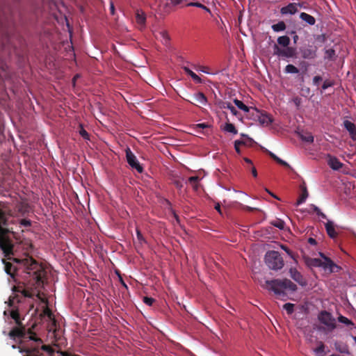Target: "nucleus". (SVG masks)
<instances>
[{
  "label": "nucleus",
  "instance_id": "8",
  "mask_svg": "<svg viewBox=\"0 0 356 356\" xmlns=\"http://www.w3.org/2000/svg\"><path fill=\"white\" fill-rule=\"evenodd\" d=\"M318 319L330 330H332L336 327L334 318L332 316L331 313L325 310L321 311L318 314Z\"/></svg>",
  "mask_w": 356,
  "mask_h": 356
},
{
  "label": "nucleus",
  "instance_id": "34",
  "mask_svg": "<svg viewBox=\"0 0 356 356\" xmlns=\"http://www.w3.org/2000/svg\"><path fill=\"white\" fill-rule=\"evenodd\" d=\"M295 305L293 303H286L283 305V308L286 311L288 314H291L294 312Z\"/></svg>",
  "mask_w": 356,
  "mask_h": 356
},
{
  "label": "nucleus",
  "instance_id": "1",
  "mask_svg": "<svg viewBox=\"0 0 356 356\" xmlns=\"http://www.w3.org/2000/svg\"><path fill=\"white\" fill-rule=\"evenodd\" d=\"M8 225V218L5 212L0 209V249L7 259L12 260L23 268L24 275L23 278L27 282L35 285H40L43 283V278L46 275L44 266L34 259L32 257L26 255L24 258H13L14 243L8 236L10 230L3 226Z\"/></svg>",
  "mask_w": 356,
  "mask_h": 356
},
{
  "label": "nucleus",
  "instance_id": "11",
  "mask_svg": "<svg viewBox=\"0 0 356 356\" xmlns=\"http://www.w3.org/2000/svg\"><path fill=\"white\" fill-rule=\"evenodd\" d=\"M326 159L327 165L334 170H339L343 165V164L334 156L327 154Z\"/></svg>",
  "mask_w": 356,
  "mask_h": 356
},
{
  "label": "nucleus",
  "instance_id": "60",
  "mask_svg": "<svg viewBox=\"0 0 356 356\" xmlns=\"http://www.w3.org/2000/svg\"><path fill=\"white\" fill-rule=\"evenodd\" d=\"M175 184L179 188H181L182 187V184H181V183L179 181H175Z\"/></svg>",
  "mask_w": 356,
  "mask_h": 356
},
{
  "label": "nucleus",
  "instance_id": "47",
  "mask_svg": "<svg viewBox=\"0 0 356 356\" xmlns=\"http://www.w3.org/2000/svg\"><path fill=\"white\" fill-rule=\"evenodd\" d=\"M293 102H294L296 106L298 108L301 104V99L298 97H296L293 99Z\"/></svg>",
  "mask_w": 356,
  "mask_h": 356
},
{
  "label": "nucleus",
  "instance_id": "5",
  "mask_svg": "<svg viewBox=\"0 0 356 356\" xmlns=\"http://www.w3.org/2000/svg\"><path fill=\"white\" fill-rule=\"evenodd\" d=\"M265 262L270 269L277 270L284 266V259L281 254L275 250L268 251L265 255Z\"/></svg>",
  "mask_w": 356,
  "mask_h": 356
},
{
  "label": "nucleus",
  "instance_id": "55",
  "mask_svg": "<svg viewBox=\"0 0 356 356\" xmlns=\"http://www.w3.org/2000/svg\"><path fill=\"white\" fill-rule=\"evenodd\" d=\"M269 155L275 161H277V158H279L275 154H273V152H269Z\"/></svg>",
  "mask_w": 356,
  "mask_h": 356
},
{
  "label": "nucleus",
  "instance_id": "27",
  "mask_svg": "<svg viewBox=\"0 0 356 356\" xmlns=\"http://www.w3.org/2000/svg\"><path fill=\"white\" fill-rule=\"evenodd\" d=\"M286 24L284 22L280 21L277 24L272 25L271 28L275 32L283 31L286 29Z\"/></svg>",
  "mask_w": 356,
  "mask_h": 356
},
{
  "label": "nucleus",
  "instance_id": "22",
  "mask_svg": "<svg viewBox=\"0 0 356 356\" xmlns=\"http://www.w3.org/2000/svg\"><path fill=\"white\" fill-rule=\"evenodd\" d=\"M194 99L196 102L202 105H206L207 103V97L201 92H199L194 95Z\"/></svg>",
  "mask_w": 356,
  "mask_h": 356
},
{
  "label": "nucleus",
  "instance_id": "46",
  "mask_svg": "<svg viewBox=\"0 0 356 356\" xmlns=\"http://www.w3.org/2000/svg\"><path fill=\"white\" fill-rule=\"evenodd\" d=\"M188 6H195V7H197V8H205V6L204 5H202V3H199V2H195V3H189L187 4Z\"/></svg>",
  "mask_w": 356,
  "mask_h": 356
},
{
  "label": "nucleus",
  "instance_id": "63",
  "mask_svg": "<svg viewBox=\"0 0 356 356\" xmlns=\"http://www.w3.org/2000/svg\"><path fill=\"white\" fill-rule=\"evenodd\" d=\"M265 190H266V191L267 193H269L270 195H272L274 198H275V199H277V200H279V198H278L275 195H274L273 193H272L271 192H270L268 189L266 188Z\"/></svg>",
  "mask_w": 356,
  "mask_h": 356
},
{
  "label": "nucleus",
  "instance_id": "4",
  "mask_svg": "<svg viewBox=\"0 0 356 356\" xmlns=\"http://www.w3.org/2000/svg\"><path fill=\"white\" fill-rule=\"evenodd\" d=\"M320 256L323 259L311 258L309 257H304V261L309 268L321 267L326 273H337L341 268L334 263L329 257H326L323 253L320 252Z\"/></svg>",
  "mask_w": 356,
  "mask_h": 356
},
{
  "label": "nucleus",
  "instance_id": "53",
  "mask_svg": "<svg viewBox=\"0 0 356 356\" xmlns=\"http://www.w3.org/2000/svg\"><path fill=\"white\" fill-rule=\"evenodd\" d=\"M251 172H252V175H253L254 177H257V169L255 168V167L252 166V167L251 168Z\"/></svg>",
  "mask_w": 356,
  "mask_h": 356
},
{
  "label": "nucleus",
  "instance_id": "31",
  "mask_svg": "<svg viewBox=\"0 0 356 356\" xmlns=\"http://www.w3.org/2000/svg\"><path fill=\"white\" fill-rule=\"evenodd\" d=\"M284 72L288 74H298L299 70L293 65L289 64L285 67Z\"/></svg>",
  "mask_w": 356,
  "mask_h": 356
},
{
  "label": "nucleus",
  "instance_id": "32",
  "mask_svg": "<svg viewBox=\"0 0 356 356\" xmlns=\"http://www.w3.org/2000/svg\"><path fill=\"white\" fill-rule=\"evenodd\" d=\"M270 224L280 229H284L285 226L284 221L281 219H276L275 220H273L271 221Z\"/></svg>",
  "mask_w": 356,
  "mask_h": 356
},
{
  "label": "nucleus",
  "instance_id": "48",
  "mask_svg": "<svg viewBox=\"0 0 356 356\" xmlns=\"http://www.w3.org/2000/svg\"><path fill=\"white\" fill-rule=\"evenodd\" d=\"M282 249L291 257L293 258V252L286 246H282Z\"/></svg>",
  "mask_w": 356,
  "mask_h": 356
},
{
  "label": "nucleus",
  "instance_id": "19",
  "mask_svg": "<svg viewBox=\"0 0 356 356\" xmlns=\"http://www.w3.org/2000/svg\"><path fill=\"white\" fill-rule=\"evenodd\" d=\"M299 137L302 141L312 143L314 142V136L309 132L298 133Z\"/></svg>",
  "mask_w": 356,
  "mask_h": 356
},
{
  "label": "nucleus",
  "instance_id": "18",
  "mask_svg": "<svg viewBox=\"0 0 356 356\" xmlns=\"http://www.w3.org/2000/svg\"><path fill=\"white\" fill-rule=\"evenodd\" d=\"M300 18L302 21H304L307 24H308L309 25L312 26V25H314L316 23V19L313 16H312L306 13H301L300 14Z\"/></svg>",
  "mask_w": 356,
  "mask_h": 356
},
{
  "label": "nucleus",
  "instance_id": "6",
  "mask_svg": "<svg viewBox=\"0 0 356 356\" xmlns=\"http://www.w3.org/2000/svg\"><path fill=\"white\" fill-rule=\"evenodd\" d=\"M250 115L254 120L258 121L262 126H268L273 122L272 118L268 115L267 113L261 111L256 108H252V111Z\"/></svg>",
  "mask_w": 356,
  "mask_h": 356
},
{
  "label": "nucleus",
  "instance_id": "13",
  "mask_svg": "<svg viewBox=\"0 0 356 356\" xmlns=\"http://www.w3.org/2000/svg\"><path fill=\"white\" fill-rule=\"evenodd\" d=\"M298 12L297 3H290L287 6L281 8L280 13L282 15H293Z\"/></svg>",
  "mask_w": 356,
  "mask_h": 356
},
{
  "label": "nucleus",
  "instance_id": "29",
  "mask_svg": "<svg viewBox=\"0 0 356 356\" xmlns=\"http://www.w3.org/2000/svg\"><path fill=\"white\" fill-rule=\"evenodd\" d=\"M308 197V192L305 187L303 188L302 193L299 198L297 200L296 204L300 205L305 202L306 199Z\"/></svg>",
  "mask_w": 356,
  "mask_h": 356
},
{
  "label": "nucleus",
  "instance_id": "57",
  "mask_svg": "<svg viewBox=\"0 0 356 356\" xmlns=\"http://www.w3.org/2000/svg\"><path fill=\"white\" fill-rule=\"evenodd\" d=\"M171 2L174 5H178L182 2V0H171Z\"/></svg>",
  "mask_w": 356,
  "mask_h": 356
},
{
  "label": "nucleus",
  "instance_id": "33",
  "mask_svg": "<svg viewBox=\"0 0 356 356\" xmlns=\"http://www.w3.org/2000/svg\"><path fill=\"white\" fill-rule=\"evenodd\" d=\"M338 321H339V322L343 323L348 326L354 325V323H353V321L351 320L348 319V318H346L342 315H340L338 317Z\"/></svg>",
  "mask_w": 356,
  "mask_h": 356
},
{
  "label": "nucleus",
  "instance_id": "12",
  "mask_svg": "<svg viewBox=\"0 0 356 356\" xmlns=\"http://www.w3.org/2000/svg\"><path fill=\"white\" fill-rule=\"evenodd\" d=\"M302 57L305 59H314L316 57V47H307L300 49Z\"/></svg>",
  "mask_w": 356,
  "mask_h": 356
},
{
  "label": "nucleus",
  "instance_id": "7",
  "mask_svg": "<svg viewBox=\"0 0 356 356\" xmlns=\"http://www.w3.org/2000/svg\"><path fill=\"white\" fill-rule=\"evenodd\" d=\"M273 54L283 58H295L296 56V49L292 47L280 48L278 44H275L273 46Z\"/></svg>",
  "mask_w": 356,
  "mask_h": 356
},
{
  "label": "nucleus",
  "instance_id": "41",
  "mask_svg": "<svg viewBox=\"0 0 356 356\" xmlns=\"http://www.w3.org/2000/svg\"><path fill=\"white\" fill-rule=\"evenodd\" d=\"M136 236L137 238L139 241L140 243H145V239L143 237V234H141L140 231L139 229H136Z\"/></svg>",
  "mask_w": 356,
  "mask_h": 356
},
{
  "label": "nucleus",
  "instance_id": "42",
  "mask_svg": "<svg viewBox=\"0 0 356 356\" xmlns=\"http://www.w3.org/2000/svg\"><path fill=\"white\" fill-rule=\"evenodd\" d=\"M160 35L162 37V38L165 41V42L169 41L170 37H169L167 31H162L160 32Z\"/></svg>",
  "mask_w": 356,
  "mask_h": 356
},
{
  "label": "nucleus",
  "instance_id": "21",
  "mask_svg": "<svg viewBox=\"0 0 356 356\" xmlns=\"http://www.w3.org/2000/svg\"><path fill=\"white\" fill-rule=\"evenodd\" d=\"M277 41L279 45L285 48L289 47L291 40L289 36L283 35L278 37Z\"/></svg>",
  "mask_w": 356,
  "mask_h": 356
},
{
  "label": "nucleus",
  "instance_id": "56",
  "mask_svg": "<svg viewBox=\"0 0 356 356\" xmlns=\"http://www.w3.org/2000/svg\"><path fill=\"white\" fill-rule=\"evenodd\" d=\"M197 127H200V128H202V129H204V128L208 127V125L207 124H205V123H201V124H197Z\"/></svg>",
  "mask_w": 356,
  "mask_h": 356
},
{
  "label": "nucleus",
  "instance_id": "54",
  "mask_svg": "<svg viewBox=\"0 0 356 356\" xmlns=\"http://www.w3.org/2000/svg\"><path fill=\"white\" fill-rule=\"evenodd\" d=\"M59 332H60V331L57 330L56 329H55V330L54 331V337L56 339H60V334H59Z\"/></svg>",
  "mask_w": 356,
  "mask_h": 356
},
{
  "label": "nucleus",
  "instance_id": "38",
  "mask_svg": "<svg viewBox=\"0 0 356 356\" xmlns=\"http://www.w3.org/2000/svg\"><path fill=\"white\" fill-rule=\"evenodd\" d=\"M155 300L153 298L147 296L143 298V302L148 306H152Z\"/></svg>",
  "mask_w": 356,
  "mask_h": 356
},
{
  "label": "nucleus",
  "instance_id": "26",
  "mask_svg": "<svg viewBox=\"0 0 356 356\" xmlns=\"http://www.w3.org/2000/svg\"><path fill=\"white\" fill-rule=\"evenodd\" d=\"M234 103L235 104V105L241 110L245 111V112H250V110H252V108H250V107H248V106H246L245 104H244L241 101L237 99H235L234 100Z\"/></svg>",
  "mask_w": 356,
  "mask_h": 356
},
{
  "label": "nucleus",
  "instance_id": "16",
  "mask_svg": "<svg viewBox=\"0 0 356 356\" xmlns=\"http://www.w3.org/2000/svg\"><path fill=\"white\" fill-rule=\"evenodd\" d=\"M325 226L327 235L332 238H336L337 232L335 231L334 223L332 221L328 220Z\"/></svg>",
  "mask_w": 356,
  "mask_h": 356
},
{
  "label": "nucleus",
  "instance_id": "37",
  "mask_svg": "<svg viewBox=\"0 0 356 356\" xmlns=\"http://www.w3.org/2000/svg\"><path fill=\"white\" fill-rule=\"evenodd\" d=\"M21 293H22V295L24 296V297H27V298H32L35 295V293L34 291H30V290H28V289H23Z\"/></svg>",
  "mask_w": 356,
  "mask_h": 356
},
{
  "label": "nucleus",
  "instance_id": "2",
  "mask_svg": "<svg viewBox=\"0 0 356 356\" xmlns=\"http://www.w3.org/2000/svg\"><path fill=\"white\" fill-rule=\"evenodd\" d=\"M8 336L15 341L19 339L20 342L22 341H31L29 346L20 349L21 353H26L24 356H43L42 351H44L47 355L50 356H53L55 353V350L49 346L43 345L42 339L37 337L36 334L31 329L26 331L24 325L14 327L9 332Z\"/></svg>",
  "mask_w": 356,
  "mask_h": 356
},
{
  "label": "nucleus",
  "instance_id": "58",
  "mask_svg": "<svg viewBox=\"0 0 356 356\" xmlns=\"http://www.w3.org/2000/svg\"><path fill=\"white\" fill-rule=\"evenodd\" d=\"M215 209L218 211L220 213H221L220 205L219 203H217L215 206Z\"/></svg>",
  "mask_w": 356,
  "mask_h": 356
},
{
  "label": "nucleus",
  "instance_id": "25",
  "mask_svg": "<svg viewBox=\"0 0 356 356\" xmlns=\"http://www.w3.org/2000/svg\"><path fill=\"white\" fill-rule=\"evenodd\" d=\"M136 21L138 24L144 26L146 21V17L144 13L137 10L136 13Z\"/></svg>",
  "mask_w": 356,
  "mask_h": 356
},
{
  "label": "nucleus",
  "instance_id": "45",
  "mask_svg": "<svg viewBox=\"0 0 356 356\" xmlns=\"http://www.w3.org/2000/svg\"><path fill=\"white\" fill-rule=\"evenodd\" d=\"M277 163L284 166V167H286V168H291V166L289 165V163H287L286 161H284V160L280 159V158H277Z\"/></svg>",
  "mask_w": 356,
  "mask_h": 356
},
{
  "label": "nucleus",
  "instance_id": "35",
  "mask_svg": "<svg viewBox=\"0 0 356 356\" xmlns=\"http://www.w3.org/2000/svg\"><path fill=\"white\" fill-rule=\"evenodd\" d=\"M311 207L312 208L313 211L314 212H316V213L318 216H321V218H324V219H326L327 218V216L325 213H323L321 210L320 209L316 207V205L314 204H311Z\"/></svg>",
  "mask_w": 356,
  "mask_h": 356
},
{
  "label": "nucleus",
  "instance_id": "15",
  "mask_svg": "<svg viewBox=\"0 0 356 356\" xmlns=\"http://www.w3.org/2000/svg\"><path fill=\"white\" fill-rule=\"evenodd\" d=\"M291 277L297 282L301 286H305L306 282L305 281L302 275L296 268H291L290 270Z\"/></svg>",
  "mask_w": 356,
  "mask_h": 356
},
{
  "label": "nucleus",
  "instance_id": "20",
  "mask_svg": "<svg viewBox=\"0 0 356 356\" xmlns=\"http://www.w3.org/2000/svg\"><path fill=\"white\" fill-rule=\"evenodd\" d=\"M325 346L323 342L318 341V346L314 349V352L317 356H323L325 354Z\"/></svg>",
  "mask_w": 356,
  "mask_h": 356
},
{
  "label": "nucleus",
  "instance_id": "64",
  "mask_svg": "<svg viewBox=\"0 0 356 356\" xmlns=\"http://www.w3.org/2000/svg\"><path fill=\"white\" fill-rule=\"evenodd\" d=\"M110 9H111V14H114V11H115V8H114V5L113 3H111V6H110Z\"/></svg>",
  "mask_w": 356,
  "mask_h": 356
},
{
  "label": "nucleus",
  "instance_id": "39",
  "mask_svg": "<svg viewBox=\"0 0 356 356\" xmlns=\"http://www.w3.org/2000/svg\"><path fill=\"white\" fill-rule=\"evenodd\" d=\"M325 56L329 59H332L335 56V51L332 49H329L325 51Z\"/></svg>",
  "mask_w": 356,
  "mask_h": 356
},
{
  "label": "nucleus",
  "instance_id": "9",
  "mask_svg": "<svg viewBox=\"0 0 356 356\" xmlns=\"http://www.w3.org/2000/svg\"><path fill=\"white\" fill-rule=\"evenodd\" d=\"M126 159L129 165L133 168L136 169L139 173L143 172V168L138 162L136 156L131 152L129 147H127L126 150Z\"/></svg>",
  "mask_w": 356,
  "mask_h": 356
},
{
  "label": "nucleus",
  "instance_id": "24",
  "mask_svg": "<svg viewBox=\"0 0 356 356\" xmlns=\"http://www.w3.org/2000/svg\"><path fill=\"white\" fill-rule=\"evenodd\" d=\"M10 317L15 321L17 325H23L21 321L20 315L17 309H13L10 312Z\"/></svg>",
  "mask_w": 356,
  "mask_h": 356
},
{
  "label": "nucleus",
  "instance_id": "49",
  "mask_svg": "<svg viewBox=\"0 0 356 356\" xmlns=\"http://www.w3.org/2000/svg\"><path fill=\"white\" fill-rule=\"evenodd\" d=\"M240 143L239 142H234V148L236 152L240 154H241V149H240Z\"/></svg>",
  "mask_w": 356,
  "mask_h": 356
},
{
  "label": "nucleus",
  "instance_id": "52",
  "mask_svg": "<svg viewBox=\"0 0 356 356\" xmlns=\"http://www.w3.org/2000/svg\"><path fill=\"white\" fill-rule=\"evenodd\" d=\"M307 241L310 245H315L316 244V241L312 237L309 238Z\"/></svg>",
  "mask_w": 356,
  "mask_h": 356
},
{
  "label": "nucleus",
  "instance_id": "30",
  "mask_svg": "<svg viewBox=\"0 0 356 356\" xmlns=\"http://www.w3.org/2000/svg\"><path fill=\"white\" fill-rule=\"evenodd\" d=\"M224 130L227 132L232 133L233 134H236L238 133L237 129L235 126L229 122H227L225 125Z\"/></svg>",
  "mask_w": 356,
  "mask_h": 356
},
{
  "label": "nucleus",
  "instance_id": "28",
  "mask_svg": "<svg viewBox=\"0 0 356 356\" xmlns=\"http://www.w3.org/2000/svg\"><path fill=\"white\" fill-rule=\"evenodd\" d=\"M200 178L197 176H193L188 178V182L192 185L195 191H197L199 188Z\"/></svg>",
  "mask_w": 356,
  "mask_h": 356
},
{
  "label": "nucleus",
  "instance_id": "14",
  "mask_svg": "<svg viewBox=\"0 0 356 356\" xmlns=\"http://www.w3.org/2000/svg\"><path fill=\"white\" fill-rule=\"evenodd\" d=\"M343 126H344L345 129L349 132L350 138L353 140H356V126H355V124L349 120H345L343 122Z\"/></svg>",
  "mask_w": 356,
  "mask_h": 356
},
{
  "label": "nucleus",
  "instance_id": "17",
  "mask_svg": "<svg viewBox=\"0 0 356 356\" xmlns=\"http://www.w3.org/2000/svg\"><path fill=\"white\" fill-rule=\"evenodd\" d=\"M218 106L220 108H228L234 115H237L238 112L235 107L229 102H220Z\"/></svg>",
  "mask_w": 356,
  "mask_h": 356
},
{
  "label": "nucleus",
  "instance_id": "62",
  "mask_svg": "<svg viewBox=\"0 0 356 356\" xmlns=\"http://www.w3.org/2000/svg\"><path fill=\"white\" fill-rule=\"evenodd\" d=\"M235 142H239L240 143V145H247V141H245V140H235Z\"/></svg>",
  "mask_w": 356,
  "mask_h": 356
},
{
  "label": "nucleus",
  "instance_id": "40",
  "mask_svg": "<svg viewBox=\"0 0 356 356\" xmlns=\"http://www.w3.org/2000/svg\"><path fill=\"white\" fill-rule=\"evenodd\" d=\"M81 129L79 130V134L84 138V139H89V134L88 132L83 129V127L81 125Z\"/></svg>",
  "mask_w": 356,
  "mask_h": 356
},
{
  "label": "nucleus",
  "instance_id": "61",
  "mask_svg": "<svg viewBox=\"0 0 356 356\" xmlns=\"http://www.w3.org/2000/svg\"><path fill=\"white\" fill-rule=\"evenodd\" d=\"M15 298V297L9 298V306H10V307L13 306Z\"/></svg>",
  "mask_w": 356,
  "mask_h": 356
},
{
  "label": "nucleus",
  "instance_id": "23",
  "mask_svg": "<svg viewBox=\"0 0 356 356\" xmlns=\"http://www.w3.org/2000/svg\"><path fill=\"white\" fill-rule=\"evenodd\" d=\"M184 71L188 74L197 83H201V78L197 76L195 73H194L192 70H191L188 67H183Z\"/></svg>",
  "mask_w": 356,
  "mask_h": 356
},
{
  "label": "nucleus",
  "instance_id": "36",
  "mask_svg": "<svg viewBox=\"0 0 356 356\" xmlns=\"http://www.w3.org/2000/svg\"><path fill=\"white\" fill-rule=\"evenodd\" d=\"M334 86V81H331V80H329V79H327V80H325L323 85H322V89L323 90H326L327 88H330V87H332Z\"/></svg>",
  "mask_w": 356,
  "mask_h": 356
},
{
  "label": "nucleus",
  "instance_id": "51",
  "mask_svg": "<svg viewBox=\"0 0 356 356\" xmlns=\"http://www.w3.org/2000/svg\"><path fill=\"white\" fill-rule=\"evenodd\" d=\"M337 350L342 353H348V348L346 347H343V348H337Z\"/></svg>",
  "mask_w": 356,
  "mask_h": 356
},
{
  "label": "nucleus",
  "instance_id": "59",
  "mask_svg": "<svg viewBox=\"0 0 356 356\" xmlns=\"http://www.w3.org/2000/svg\"><path fill=\"white\" fill-rule=\"evenodd\" d=\"M245 209L248 211H253L254 210H257L256 208L250 207L249 206H245Z\"/></svg>",
  "mask_w": 356,
  "mask_h": 356
},
{
  "label": "nucleus",
  "instance_id": "50",
  "mask_svg": "<svg viewBox=\"0 0 356 356\" xmlns=\"http://www.w3.org/2000/svg\"><path fill=\"white\" fill-rule=\"evenodd\" d=\"M290 34H294L293 37V42L296 44L298 40V36L296 34V31H292Z\"/></svg>",
  "mask_w": 356,
  "mask_h": 356
},
{
  "label": "nucleus",
  "instance_id": "10",
  "mask_svg": "<svg viewBox=\"0 0 356 356\" xmlns=\"http://www.w3.org/2000/svg\"><path fill=\"white\" fill-rule=\"evenodd\" d=\"M4 264V270L6 273L9 275L15 282L17 281V277L19 275V268L17 266L13 265L11 262L6 261V259H2Z\"/></svg>",
  "mask_w": 356,
  "mask_h": 356
},
{
  "label": "nucleus",
  "instance_id": "3",
  "mask_svg": "<svg viewBox=\"0 0 356 356\" xmlns=\"http://www.w3.org/2000/svg\"><path fill=\"white\" fill-rule=\"evenodd\" d=\"M263 287L273 291L280 298L286 296L285 290L295 291L297 289V286L288 279L266 280Z\"/></svg>",
  "mask_w": 356,
  "mask_h": 356
},
{
  "label": "nucleus",
  "instance_id": "43",
  "mask_svg": "<svg viewBox=\"0 0 356 356\" xmlns=\"http://www.w3.org/2000/svg\"><path fill=\"white\" fill-rule=\"evenodd\" d=\"M323 80L321 76H315L313 78L312 82L314 86H318L319 83Z\"/></svg>",
  "mask_w": 356,
  "mask_h": 356
},
{
  "label": "nucleus",
  "instance_id": "44",
  "mask_svg": "<svg viewBox=\"0 0 356 356\" xmlns=\"http://www.w3.org/2000/svg\"><path fill=\"white\" fill-rule=\"evenodd\" d=\"M20 224H21V225H22V226H24L25 227H30L31 225V222L29 220L22 219L20 221Z\"/></svg>",
  "mask_w": 356,
  "mask_h": 356
}]
</instances>
